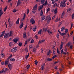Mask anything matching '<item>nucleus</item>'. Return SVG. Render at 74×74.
Returning <instances> with one entry per match:
<instances>
[{
	"instance_id": "obj_49",
	"label": "nucleus",
	"mask_w": 74,
	"mask_h": 74,
	"mask_svg": "<svg viewBox=\"0 0 74 74\" xmlns=\"http://www.w3.org/2000/svg\"><path fill=\"white\" fill-rule=\"evenodd\" d=\"M5 55H4V54L2 53H1V56H2V57H4V56Z\"/></svg>"
},
{
	"instance_id": "obj_54",
	"label": "nucleus",
	"mask_w": 74,
	"mask_h": 74,
	"mask_svg": "<svg viewBox=\"0 0 74 74\" xmlns=\"http://www.w3.org/2000/svg\"><path fill=\"white\" fill-rule=\"evenodd\" d=\"M32 12L33 14H36V10H34L32 11Z\"/></svg>"
},
{
	"instance_id": "obj_29",
	"label": "nucleus",
	"mask_w": 74,
	"mask_h": 74,
	"mask_svg": "<svg viewBox=\"0 0 74 74\" xmlns=\"http://www.w3.org/2000/svg\"><path fill=\"white\" fill-rule=\"evenodd\" d=\"M47 61H52V58H51L50 59L49 58H48L47 59Z\"/></svg>"
},
{
	"instance_id": "obj_51",
	"label": "nucleus",
	"mask_w": 74,
	"mask_h": 74,
	"mask_svg": "<svg viewBox=\"0 0 74 74\" xmlns=\"http://www.w3.org/2000/svg\"><path fill=\"white\" fill-rule=\"evenodd\" d=\"M63 44L62 43L60 45V49L61 50L62 49V47H63Z\"/></svg>"
},
{
	"instance_id": "obj_62",
	"label": "nucleus",
	"mask_w": 74,
	"mask_h": 74,
	"mask_svg": "<svg viewBox=\"0 0 74 74\" xmlns=\"http://www.w3.org/2000/svg\"><path fill=\"white\" fill-rule=\"evenodd\" d=\"M42 40L41 41H40L39 42H38V44H41V43H42Z\"/></svg>"
},
{
	"instance_id": "obj_50",
	"label": "nucleus",
	"mask_w": 74,
	"mask_h": 74,
	"mask_svg": "<svg viewBox=\"0 0 74 74\" xmlns=\"http://www.w3.org/2000/svg\"><path fill=\"white\" fill-rule=\"evenodd\" d=\"M71 12V10H67V12H69V13H70V12Z\"/></svg>"
},
{
	"instance_id": "obj_1",
	"label": "nucleus",
	"mask_w": 74,
	"mask_h": 74,
	"mask_svg": "<svg viewBox=\"0 0 74 74\" xmlns=\"http://www.w3.org/2000/svg\"><path fill=\"white\" fill-rule=\"evenodd\" d=\"M5 31H4L2 33V34L0 36V38H1V37H3L4 35V34L5 35L4 36V38H5L7 39L8 38V36L10 35V34H9V33H6L5 34Z\"/></svg>"
},
{
	"instance_id": "obj_42",
	"label": "nucleus",
	"mask_w": 74,
	"mask_h": 74,
	"mask_svg": "<svg viewBox=\"0 0 74 74\" xmlns=\"http://www.w3.org/2000/svg\"><path fill=\"white\" fill-rule=\"evenodd\" d=\"M69 32V30L67 29L66 28L65 30V33H68Z\"/></svg>"
},
{
	"instance_id": "obj_56",
	"label": "nucleus",
	"mask_w": 74,
	"mask_h": 74,
	"mask_svg": "<svg viewBox=\"0 0 74 74\" xmlns=\"http://www.w3.org/2000/svg\"><path fill=\"white\" fill-rule=\"evenodd\" d=\"M34 42V40H33V39H32L31 40V42H30V43H33Z\"/></svg>"
},
{
	"instance_id": "obj_26",
	"label": "nucleus",
	"mask_w": 74,
	"mask_h": 74,
	"mask_svg": "<svg viewBox=\"0 0 74 74\" xmlns=\"http://www.w3.org/2000/svg\"><path fill=\"white\" fill-rule=\"evenodd\" d=\"M51 18L49 19H48L47 20V24H49V22H50V21H51Z\"/></svg>"
},
{
	"instance_id": "obj_48",
	"label": "nucleus",
	"mask_w": 74,
	"mask_h": 74,
	"mask_svg": "<svg viewBox=\"0 0 74 74\" xmlns=\"http://www.w3.org/2000/svg\"><path fill=\"white\" fill-rule=\"evenodd\" d=\"M24 51H26V52H28V50H27V47H25V49H24Z\"/></svg>"
},
{
	"instance_id": "obj_44",
	"label": "nucleus",
	"mask_w": 74,
	"mask_h": 74,
	"mask_svg": "<svg viewBox=\"0 0 74 74\" xmlns=\"http://www.w3.org/2000/svg\"><path fill=\"white\" fill-rule=\"evenodd\" d=\"M56 37L57 38H59V33L57 34Z\"/></svg>"
},
{
	"instance_id": "obj_55",
	"label": "nucleus",
	"mask_w": 74,
	"mask_h": 74,
	"mask_svg": "<svg viewBox=\"0 0 74 74\" xmlns=\"http://www.w3.org/2000/svg\"><path fill=\"white\" fill-rule=\"evenodd\" d=\"M35 36L36 39H38V36H37V35H35Z\"/></svg>"
},
{
	"instance_id": "obj_43",
	"label": "nucleus",
	"mask_w": 74,
	"mask_h": 74,
	"mask_svg": "<svg viewBox=\"0 0 74 74\" xmlns=\"http://www.w3.org/2000/svg\"><path fill=\"white\" fill-rule=\"evenodd\" d=\"M56 57H57V55H55L52 57V59H54L55 58H56Z\"/></svg>"
},
{
	"instance_id": "obj_18",
	"label": "nucleus",
	"mask_w": 74,
	"mask_h": 74,
	"mask_svg": "<svg viewBox=\"0 0 74 74\" xmlns=\"http://www.w3.org/2000/svg\"><path fill=\"white\" fill-rule=\"evenodd\" d=\"M43 5H42L39 6L38 8L39 10H41V9H42V7H43Z\"/></svg>"
},
{
	"instance_id": "obj_31",
	"label": "nucleus",
	"mask_w": 74,
	"mask_h": 74,
	"mask_svg": "<svg viewBox=\"0 0 74 74\" xmlns=\"http://www.w3.org/2000/svg\"><path fill=\"white\" fill-rule=\"evenodd\" d=\"M60 18L59 19H58V18H56V20H55V22H59V21H60Z\"/></svg>"
},
{
	"instance_id": "obj_52",
	"label": "nucleus",
	"mask_w": 74,
	"mask_h": 74,
	"mask_svg": "<svg viewBox=\"0 0 74 74\" xmlns=\"http://www.w3.org/2000/svg\"><path fill=\"white\" fill-rule=\"evenodd\" d=\"M50 12V10H47V13H49Z\"/></svg>"
},
{
	"instance_id": "obj_19",
	"label": "nucleus",
	"mask_w": 74,
	"mask_h": 74,
	"mask_svg": "<svg viewBox=\"0 0 74 74\" xmlns=\"http://www.w3.org/2000/svg\"><path fill=\"white\" fill-rule=\"evenodd\" d=\"M45 66V64H43L42 65V66L41 67V69L42 70H44V68Z\"/></svg>"
},
{
	"instance_id": "obj_25",
	"label": "nucleus",
	"mask_w": 74,
	"mask_h": 74,
	"mask_svg": "<svg viewBox=\"0 0 74 74\" xmlns=\"http://www.w3.org/2000/svg\"><path fill=\"white\" fill-rule=\"evenodd\" d=\"M3 14V12L2 11V10H0V15H2Z\"/></svg>"
},
{
	"instance_id": "obj_64",
	"label": "nucleus",
	"mask_w": 74,
	"mask_h": 74,
	"mask_svg": "<svg viewBox=\"0 0 74 74\" xmlns=\"http://www.w3.org/2000/svg\"><path fill=\"white\" fill-rule=\"evenodd\" d=\"M70 48L71 49H72V48H73V45H71L70 46Z\"/></svg>"
},
{
	"instance_id": "obj_16",
	"label": "nucleus",
	"mask_w": 74,
	"mask_h": 74,
	"mask_svg": "<svg viewBox=\"0 0 74 74\" xmlns=\"http://www.w3.org/2000/svg\"><path fill=\"white\" fill-rule=\"evenodd\" d=\"M66 34H66V33L64 32L62 33H61V34H60L62 36H64V35H66Z\"/></svg>"
},
{
	"instance_id": "obj_21",
	"label": "nucleus",
	"mask_w": 74,
	"mask_h": 74,
	"mask_svg": "<svg viewBox=\"0 0 74 74\" xmlns=\"http://www.w3.org/2000/svg\"><path fill=\"white\" fill-rule=\"evenodd\" d=\"M64 27H62V28L61 29V32H63V31L65 30V28Z\"/></svg>"
},
{
	"instance_id": "obj_61",
	"label": "nucleus",
	"mask_w": 74,
	"mask_h": 74,
	"mask_svg": "<svg viewBox=\"0 0 74 74\" xmlns=\"http://www.w3.org/2000/svg\"><path fill=\"white\" fill-rule=\"evenodd\" d=\"M12 54H10V56L8 57L9 58H11V57H12Z\"/></svg>"
},
{
	"instance_id": "obj_38",
	"label": "nucleus",
	"mask_w": 74,
	"mask_h": 74,
	"mask_svg": "<svg viewBox=\"0 0 74 74\" xmlns=\"http://www.w3.org/2000/svg\"><path fill=\"white\" fill-rule=\"evenodd\" d=\"M45 17H46L45 16H43L41 20L42 21H43V20H44L45 19Z\"/></svg>"
},
{
	"instance_id": "obj_37",
	"label": "nucleus",
	"mask_w": 74,
	"mask_h": 74,
	"mask_svg": "<svg viewBox=\"0 0 74 74\" xmlns=\"http://www.w3.org/2000/svg\"><path fill=\"white\" fill-rule=\"evenodd\" d=\"M36 47H34V48L33 50L32 51V52H36Z\"/></svg>"
},
{
	"instance_id": "obj_34",
	"label": "nucleus",
	"mask_w": 74,
	"mask_h": 74,
	"mask_svg": "<svg viewBox=\"0 0 74 74\" xmlns=\"http://www.w3.org/2000/svg\"><path fill=\"white\" fill-rule=\"evenodd\" d=\"M36 29H36V26H35L34 28L33 29V30L34 32H35V31L36 30Z\"/></svg>"
},
{
	"instance_id": "obj_28",
	"label": "nucleus",
	"mask_w": 74,
	"mask_h": 74,
	"mask_svg": "<svg viewBox=\"0 0 74 74\" xmlns=\"http://www.w3.org/2000/svg\"><path fill=\"white\" fill-rule=\"evenodd\" d=\"M13 44V43H12V42H10L9 44V45L10 47H11V46H12V44Z\"/></svg>"
},
{
	"instance_id": "obj_53",
	"label": "nucleus",
	"mask_w": 74,
	"mask_h": 74,
	"mask_svg": "<svg viewBox=\"0 0 74 74\" xmlns=\"http://www.w3.org/2000/svg\"><path fill=\"white\" fill-rule=\"evenodd\" d=\"M62 22H60L58 24V26H60V25H62Z\"/></svg>"
},
{
	"instance_id": "obj_40",
	"label": "nucleus",
	"mask_w": 74,
	"mask_h": 74,
	"mask_svg": "<svg viewBox=\"0 0 74 74\" xmlns=\"http://www.w3.org/2000/svg\"><path fill=\"white\" fill-rule=\"evenodd\" d=\"M10 60L11 62H14L15 60L14 58H11Z\"/></svg>"
},
{
	"instance_id": "obj_20",
	"label": "nucleus",
	"mask_w": 74,
	"mask_h": 74,
	"mask_svg": "<svg viewBox=\"0 0 74 74\" xmlns=\"http://www.w3.org/2000/svg\"><path fill=\"white\" fill-rule=\"evenodd\" d=\"M9 62H8V61H7V60H6L5 61V65H8V64L9 63Z\"/></svg>"
},
{
	"instance_id": "obj_23",
	"label": "nucleus",
	"mask_w": 74,
	"mask_h": 74,
	"mask_svg": "<svg viewBox=\"0 0 74 74\" xmlns=\"http://www.w3.org/2000/svg\"><path fill=\"white\" fill-rule=\"evenodd\" d=\"M53 10V11H54V14H57V12H58V10Z\"/></svg>"
},
{
	"instance_id": "obj_22",
	"label": "nucleus",
	"mask_w": 74,
	"mask_h": 74,
	"mask_svg": "<svg viewBox=\"0 0 74 74\" xmlns=\"http://www.w3.org/2000/svg\"><path fill=\"white\" fill-rule=\"evenodd\" d=\"M45 1V0H41V4H43L44 2Z\"/></svg>"
},
{
	"instance_id": "obj_14",
	"label": "nucleus",
	"mask_w": 74,
	"mask_h": 74,
	"mask_svg": "<svg viewBox=\"0 0 74 74\" xmlns=\"http://www.w3.org/2000/svg\"><path fill=\"white\" fill-rule=\"evenodd\" d=\"M8 23L9 27H11L12 26V24L11 22V21H9Z\"/></svg>"
},
{
	"instance_id": "obj_57",
	"label": "nucleus",
	"mask_w": 74,
	"mask_h": 74,
	"mask_svg": "<svg viewBox=\"0 0 74 74\" xmlns=\"http://www.w3.org/2000/svg\"><path fill=\"white\" fill-rule=\"evenodd\" d=\"M51 53L49 52V51H48L47 53V56H48L49 54H50Z\"/></svg>"
},
{
	"instance_id": "obj_17",
	"label": "nucleus",
	"mask_w": 74,
	"mask_h": 74,
	"mask_svg": "<svg viewBox=\"0 0 74 74\" xmlns=\"http://www.w3.org/2000/svg\"><path fill=\"white\" fill-rule=\"evenodd\" d=\"M9 33L10 35L9 36L10 37V36H12V34H13V31H10Z\"/></svg>"
},
{
	"instance_id": "obj_27",
	"label": "nucleus",
	"mask_w": 74,
	"mask_h": 74,
	"mask_svg": "<svg viewBox=\"0 0 74 74\" xmlns=\"http://www.w3.org/2000/svg\"><path fill=\"white\" fill-rule=\"evenodd\" d=\"M37 5L36 4L34 7L33 10H36V9H37Z\"/></svg>"
},
{
	"instance_id": "obj_60",
	"label": "nucleus",
	"mask_w": 74,
	"mask_h": 74,
	"mask_svg": "<svg viewBox=\"0 0 74 74\" xmlns=\"http://www.w3.org/2000/svg\"><path fill=\"white\" fill-rule=\"evenodd\" d=\"M39 47V45H37L36 46V48H38V47Z\"/></svg>"
},
{
	"instance_id": "obj_39",
	"label": "nucleus",
	"mask_w": 74,
	"mask_h": 74,
	"mask_svg": "<svg viewBox=\"0 0 74 74\" xmlns=\"http://www.w3.org/2000/svg\"><path fill=\"white\" fill-rule=\"evenodd\" d=\"M25 18H26V14L25 13L24 14L23 18L24 19H25Z\"/></svg>"
},
{
	"instance_id": "obj_41",
	"label": "nucleus",
	"mask_w": 74,
	"mask_h": 74,
	"mask_svg": "<svg viewBox=\"0 0 74 74\" xmlns=\"http://www.w3.org/2000/svg\"><path fill=\"white\" fill-rule=\"evenodd\" d=\"M30 65L29 64H28L26 66V67L27 69H29L30 68Z\"/></svg>"
},
{
	"instance_id": "obj_11",
	"label": "nucleus",
	"mask_w": 74,
	"mask_h": 74,
	"mask_svg": "<svg viewBox=\"0 0 74 74\" xmlns=\"http://www.w3.org/2000/svg\"><path fill=\"white\" fill-rule=\"evenodd\" d=\"M19 19H20L19 18H18V19L17 21H16V24H17V25H18L19 24Z\"/></svg>"
},
{
	"instance_id": "obj_58",
	"label": "nucleus",
	"mask_w": 74,
	"mask_h": 74,
	"mask_svg": "<svg viewBox=\"0 0 74 74\" xmlns=\"http://www.w3.org/2000/svg\"><path fill=\"white\" fill-rule=\"evenodd\" d=\"M16 11H18V10H14L13 12L14 13L16 12Z\"/></svg>"
},
{
	"instance_id": "obj_30",
	"label": "nucleus",
	"mask_w": 74,
	"mask_h": 74,
	"mask_svg": "<svg viewBox=\"0 0 74 74\" xmlns=\"http://www.w3.org/2000/svg\"><path fill=\"white\" fill-rule=\"evenodd\" d=\"M20 4H21V2H20V1L18 0V3H17V6L20 5Z\"/></svg>"
},
{
	"instance_id": "obj_24",
	"label": "nucleus",
	"mask_w": 74,
	"mask_h": 74,
	"mask_svg": "<svg viewBox=\"0 0 74 74\" xmlns=\"http://www.w3.org/2000/svg\"><path fill=\"white\" fill-rule=\"evenodd\" d=\"M29 53H28V54L26 56H25V57L26 60H27V58H29Z\"/></svg>"
},
{
	"instance_id": "obj_2",
	"label": "nucleus",
	"mask_w": 74,
	"mask_h": 74,
	"mask_svg": "<svg viewBox=\"0 0 74 74\" xmlns=\"http://www.w3.org/2000/svg\"><path fill=\"white\" fill-rule=\"evenodd\" d=\"M67 1V0H64L63 2L62 1L60 3V6L61 7H66V2Z\"/></svg>"
},
{
	"instance_id": "obj_46",
	"label": "nucleus",
	"mask_w": 74,
	"mask_h": 74,
	"mask_svg": "<svg viewBox=\"0 0 74 74\" xmlns=\"http://www.w3.org/2000/svg\"><path fill=\"white\" fill-rule=\"evenodd\" d=\"M22 43L20 42V43H18V45L19 47H21L22 46Z\"/></svg>"
},
{
	"instance_id": "obj_9",
	"label": "nucleus",
	"mask_w": 74,
	"mask_h": 74,
	"mask_svg": "<svg viewBox=\"0 0 74 74\" xmlns=\"http://www.w3.org/2000/svg\"><path fill=\"white\" fill-rule=\"evenodd\" d=\"M47 30H48V27H46L45 29L44 27L43 28V31L44 32H46L47 31Z\"/></svg>"
},
{
	"instance_id": "obj_47",
	"label": "nucleus",
	"mask_w": 74,
	"mask_h": 74,
	"mask_svg": "<svg viewBox=\"0 0 74 74\" xmlns=\"http://www.w3.org/2000/svg\"><path fill=\"white\" fill-rule=\"evenodd\" d=\"M31 46V45H30L29 46V49H31V48H33V47Z\"/></svg>"
},
{
	"instance_id": "obj_10",
	"label": "nucleus",
	"mask_w": 74,
	"mask_h": 74,
	"mask_svg": "<svg viewBox=\"0 0 74 74\" xmlns=\"http://www.w3.org/2000/svg\"><path fill=\"white\" fill-rule=\"evenodd\" d=\"M23 37L24 38H27V36H26V33L25 32L23 34Z\"/></svg>"
},
{
	"instance_id": "obj_5",
	"label": "nucleus",
	"mask_w": 74,
	"mask_h": 74,
	"mask_svg": "<svg viewBox=\"0 0 74 74\" xmlns=\"http://www.w3.org/2000/svg\"><path fill=\"white\" fill-rule=\"evenodd\" d=\"M9 69L10 70H11L12 69V64H9L8 65Z\"/></svg>"
},
{
	"instance_id": "obj_12",
	"label": "nucleus",
	"mask_w": 74,
	"mask_h": 74,
	"mask_svg": "<svg viewBox=\"0 0 74 74\" xmlns=\"http://www.w3.org/2000/svg\"><path fill=\"white\" fill-rule=\"evenodd\" d=\"M18 41V39L17 38H15L14 39H13V41L15 43H17Z\"/></svg>"
},
{
	"instance_id": "obj_8",
	"label": "nucleus",
	"mask_w": 74,
	"mask_h": 74,
	"mask_svg": "<svg viewBox=\"0 0 74 74\" xmlns=\"http://www.w3.org/2000/svg\"><path fill=\"white\" fill-rule=\"evenodd\" d=\"M23 23L21 22V23L20 24V25L19 26L20 29H21L22 28V27L23 26Z\"/></svg>"
},
{
	"instance_id": "obj_15",
	"label": "nucleus",
	"mask_w": 74,
	"mask_h": 74,
	"mask_svg": "<svg viewBox=\"0 0 74 74\" xmlns=\"http://www.w3.org/2000/svg\"><path fill=\"white\" fill-rule=\"evenodd\" d=\"M42 5L43 6L44 5H48V3H47V0Z\"/></svg>"
},
{
	"instance_id": "obj_32",
	"label": "nucleus",
	"mask_w": 74,
	"mask_h": 74,
	"mask_svg": "<svg viewBox=\"0 0 74 74\" xmlns=\"http://www.w3.org/2000/svg\"><path fill=\"white\" fill-rule=\"evenodd\" d=\"M41 14L40 13V16H42V15H43V14H44V13H43V12L42 10H41Z\"/></svg>"
},
{
	"instance_id": "obj_35",
	"label": "nucleus",
	"mask_w": 74,
	"mask_h": 74,
	"mask_svg": "<svg viewBox=\"0 0 74 74\" xmlns=\"http://www.w3.org/2000/svg\"><path fill=\"white\" fill-rule=\"evenodd\" d=\"M32 40V38L30 37L27 39V42H29Z\"/></svg>"
},
{
	"instance_id": "obj_59",
	"label": "nucleus",
	"mask_w": 74,
	"mask_h": 74,
	"mask_svg": "<svg viewBox=\"0 0 74 74\" xmlns=\"http://www.w3.org/2000/svg\"><path fill=\"white\" fill-rule=\"evenodd\" d=\"M57 52L58 54H59V53H60V51H59V50H58V49H57Z\"/></svg>"
},
{
	"instance_id": "obj_7",
	"label": "nucleus",
	"mask_w": 74,
	"mask_h": 74,
	"mask_svg": "<svg viewBox=\"0 0 74 74\" xmlns=\"http://www.w3.org/2000/svg\"><path fill=\"white\" fill-rule=\"evenodd\" d=\"M51 18V17H50V15H48L47 17H46L45 20H48V19H49Z\"/></svg>"
},
{
	"instance_id": "obj_33",
	"label": "nucleus",
	"mask_w": 74,
	"mask_h": 74,
	"mask_svg": "<svg viewBox=\"0 0 74 74\" xmlns=\"http://www.w3.org/2000/svg\"><path fill=\"white\" fill-rule=\"evenodd\" d=\"M41 14L40 13V16H42V15H43V14H44V13H43V12L42 10H41Z\"/></svg>"
},
{
	"instance_id": "obj_36",
	"label": "nucleus",
	"mask_w": 74,
	"mask_h": 74,
	"mask_svg": "<svg viewBox=\"0 0 74 74\" xmlns=\"http://www.w3.org/2000/svg\"><path fill=\"white\" fill-rule=\"evenodd\" d=\"M42 31V30L41 29H40V30L38 32V34H41Z\"/></svg>"
},
{
	"instance_id": "obj_3",
	"label": "nucleus",
	"mask_w": 74,
	"mask_h": 74,
	"mask_svg": "<svg viewBox=\"0 0 74 74\" xmlns=\"http://www.w3.org/2000/svg\"><path fill=\"white\" fill-rule=\"evenodd\" d=\"M9 70V69L7 68H4L1 71H0V74H2V73H4L5 74V73L7 72V71Z\"/></svg>"
},
{
	"instance_id": "obj_6",
	"label": "nucleus",
	"mask_w": 74,
	"mask_h": 74,
	"mask_svg": "<svg viewBox=\"0 0 74 74\" xmlns=\"http://www.w3.org/2000/svg\"><path fill=\"white\" fill-rule=\"evenodd\" d=\"M30 23L33 24V25H34L35 23V21H34V19L33 18H32L30 20Z\"/></svg>"
},
{
	"instance_id": "obj_63",
	"label": "nucleus",
	"mask_w": 74,
	"mask_h": 74,
	"mask_svg": "<svg viewBox=\"0 0 74 74\" xmlns=\"http://www.w3.org/2000/svg\"><path fill=\"white\" fill-rule=\"evenodd\" d=\"M70 45V44L68 43L67 44L66 46H67L68 47H69Z\"/></svg>"
},
{
	"instance_id": "obj_45",
	"label": "nucleus",
	"mask_w": 74,
	"mask_h": 74,
	"mask_svg": "<svg viewBox=\"0 0 74 74\" xmlns=\"http://www.w3.org/2000/svg\"><path fill=\"white\" fill-rule=\"evenodd\" d=\"M37 63H38V61H37L36 60L35 62V64L37 65Z\"/></svg>"
},
{
	"instance_id": "obj_4",
	"label": "nucleus",
	"mask_w": 74,
	"mask_h": 74,
	"mask_svg": "<svg viewBox=\"0 0 74 74\" xmlns=\"http://www.w3.org/2000/svg\"><path fill=\"white\" fill-rule=\"evenodd\" d=\"M18 49V47H15L11 49V52L13 53H14V52H16Z\"/></svg>"
},
{
	"instance_id": "obj_13",
	"label": "nucleus",
	"mask_w": 74,
	"mask_h": 74,
	"mask_svg": "<svg viewBox=\"0 0 74 74\" xmlns=\"http://www.w3.org/2000/svg\"><path fill=\"white\" fill-rule=\"evenodd\" d=\"M65 15V12L64 11H63L62 12V13L61 16V18H62L63 16H64V15Z\"/></svg>"
}]
</instances>
